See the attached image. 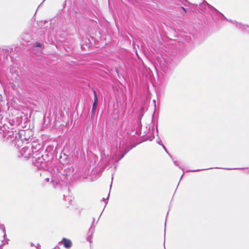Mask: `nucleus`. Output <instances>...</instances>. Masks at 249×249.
<instances>
[{
  "instance_id": "4",
  "label": "nucleus",
  "mask_w": 249,
  "mask_h": 249,
  "mask_svg": "<svg viewBox=\"0 0 249 249\" xmlns=\"http://www.w3.org/2000/svg\"><path fill=\"white\" fill-rule=\"evenodd\" d=\"M93 95H94V102L95 103H97L98 102V98H97V94H96V92L95 90H93Z\"/></svg>"
},
{
  "instance_id": "1",
  "label": "nucleus",
  "mask_w": 249,
  "mask_h": 249,
  "mask_svg": "<svg viewBox=\"0 0 249 249\" xmlns=\"http://www.w3.org/2000/svg\"><path fill=\"white\" fill-rule=\"evenodd\" d=\"M60 243H62L66 249H70L72 246L71 241L70 239L66 238H63Z\"/></svg>"
},
{
  "instance_id": "3",
  "label": "nucleus",
  "mask_w": 249,
  "mask_h": 249,
  "mask_svg": "<svg viewBox=\"0 0 249 249\" xmlns=\"http://www.w3.org/2000/svg\"><path fill=\"white\" fill-rule=\"evenodd\" d=\"M97 103L93 102L92 109H91V113H92V115H94L95 114V110H96V109L97 107Z\"/></svg>"
},
{
  "instance_id": "6",
  "label": "nucleus",
  "mask_w": 249,
  "mask_h": 249,
  "mask_svg": "<svg viewBox=\"0 0 249 249\" xmlns=\"http://www.w3.org/2000/svg\"><path fill=\"white\" fill-rule=\"evenodd\" d=\"M182 9H183V10L185 11V9L184 7H182Z\"/></svg>"
},
{
  "instance_id": "2",
  "label": "nucleus",
  "mask_w": 249,
  "mask_h": 249,
  "mask_svg": "<svg viewBox=\"0 0 249 249\" xmlns=\"http://www.w3.org/2000/svg\"><path fill=\"white\" fill-rule=\"evenodd\" d=\"M5 230L2 228L0 227V244H1L5 239Z\"/></svg>"
},
{
  "instance_id": "5",
  "label": "nucleus",
  "mask_w": 249,
  "mask_h": 249,
  "mask_svg": "<svg viewBox=\"0 0 249 249\" xmlns=\"http://www.w3.org/2000/svg\"><path fill=\"white\" fill-rule=\"evenodd\" d=\"M35 46L36 47H41V44L39 42H36V43L35 45Z\"/></svg>"
}]
</instances>
